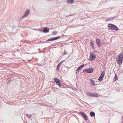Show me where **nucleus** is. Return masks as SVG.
Instances as JSON below:
<instances>
[{
	"mask_svg": "<svg viewBox=\"0 0 123 123\" xmlns=\"http://www.w3.org/2000/svg\"><path fill=\"white\" fill-rule=\"evenodd\" d=\"M83 118L84 119L86 120H88L87 116H82Z\"/></svg>",
	"mask_w": 123,
	"mask_h": 123,
	"instance_id": "nucleus-17",
	"label": "nucleus"
},
{
	"mask_svg": "<svg viewBox=\"0 0 123 123\" xmlns=\"http://www.w3.org/2000/svg\"><path fill=\"white\" fill-rule=\"evenodd\" d=\"M54 81L56 82V83L57 82H59L60 81L59 80V79L56 78H55L54 79Z\"/></svg>",
	"mask_w": 123,
	"mask_h": 123,
	"instance_id": "nucleus-14",
	"label": "nucleus"
},
{
	"mask_svg": "<svg viewBox=\"0 0 123 123\" xmlns=\"http://www.w3.org/2000/svg\"><path fill=\"white\" fill-rule=\"evenodd\" d=\"M118 59L123 60V52H122L119 54L118 56Z\"/></svg>",
	"mask_w": 123,
	"mask_h": 123,
	"instance_id": "nucleus-9",
	"label": "nucleus"
},
{
	"mask_svg": "<svg viewBox=\"0 0 123 123\" xmlns=\"http://www.w3.org/2000/svg\"><path fill=\"white\" fill-rule=\"evenodd\" d=\"M74 2V0H67V2L68 4H73Z\"/></svg>",
	"mask_w": 123,
	"mask_h": 123,
	"instance_id": "nucleus-12",
	"label": "nucleus"
},
{
	"mask_svg": "<svg viewBox=\"0 0 123 123\" xmlns=\"http://www.w3.org/2000/svg\"><path fill=\"white\" fill-rule=\"evenodd\" d=\"M95 94L96 95V97H98L99 96H100V94L96 93H95Z\"/></svg>",
	"mask_w": 123,
	"mask_h": 123,
	"instance_id": "nucleus-22",
	"label": "nucleus"
},
{
	"mask_svg": "<svg viewBox=\"0 0 123 123\" xmlns=\"http://www.w3.org/2000/svg\"><path fill=\"white\" fill-rule=\"evenodd\" d=\"M108 27L112 30L116 31L118 30V28L116 25L111 24H109L108 25Z\"/></svg>",
	"mask_w": 123,
	"mask_h": 123,
	"instance_id": "nucleus-1",
	"label": "nucleus"
},
{
	"mask_svg": "<svg viewBox=\"0 0 123 123\" xmlns=\"http://www.w3.org/2000/svg\"><path fill=\"white\" fill-rule=\"evenodd\" d=\"M61 86H59L60 87H62L63 86V85L61 83Z\"/></svg>",
	"mask_w": 123,
	"mask_h": 123,
	"instance_id": "nucleus-31",
	"label": "nucleus"
},
{
	"mask_svg": "<svg viewBox=\"0 0 123 123\" xmlns=\"http://www.w3.org/2000/svg\"><path fill=\"white\" fill-rule=\"evenodd\" d=\"M26 115H28V116L31 115H29V114H26Z\"/></svg>",
	"mask_w": 123,
	"mask_h": 123,
	"instance_id": "nucleus-34",
	"label": "nucleus"
},
{
	"mask_svg": "<svg viewBox=\"0 0 123 123\" xmlns=\"http://www.w3.org/2000/svg\"><path fill=\"white\" fill-rule=\"evenodd\" d=\"M92 117H93L94 116H91Z\"/></svg>",
	"mask_w": 123,
	"mask_h": 123,
	"instance_id": "nucleus-41",
	"label": "nucleus"
},
{
	"mask_svg": "<svg viewBox=\"0 0 123 123\" xmlns=\"http://www.w3.org/2000/svg\"><path fill=\"white\" fill-rule=\"evenodd\" d=\"M27 117L29 118L32 120V116H27Z\"/></svg>",
	"mask_w": 123,
	"mask_h": 123,
	"instance_id": "nucleus-23",
	"label": "nucleus"
},
{
	"mask_svg": "<svg viewBox=\"0 0 123 123\" xmlns=\"http://www.w3.org/2000/svg\"><path fill=\"white\" fill-rule=\"evenodd\" d=\"M49 28L47 27H45L43 29L42 31L43 33H47L49 31Z\"/></svg>",
	"mask_w": 123,
	"mask_h": 123,
	"instance_id": "nucleus-8",
	"label": "nucleus"
},
{
	"mask_svg": "<svg viewBox=\"0 0 123 123\" xmlns=\"http://www.w3.org/2000/svg\"><path fill=\"white\" fill-rule=\"evenodd\" d=\"M90 80L91 81V82L90 83V85L92 86H94L95 83L94 82V80L93 79H91Z\"/></svg>",
	"mask_w": 123,
	"mask_h": 123,
	"instance_id": "nucleus-10",
	"label": "nucleus"
},
{
	"mask_svg": "<svg viewBox=\"0 0 123 123\" xmlns=\"http://www.w3.org/2000/svg\"><path fill=\"white\" fill-rule=\"evenodd\" d=\"M60 65L59 64L57 66V68H56V69L57 70H59V67H60Z\"/></svg>",
	"mask_w": 123,
	"mask_h": 123,
	"instance_id": "nucleus-20",
	"label": "nucleus"
},
{
	"mask_svg": "<svg viewBox=\"0 0 123 123\" xmlns=\"http://www.w3.org/2000/svg\"><path fill=\"white\" fill-rule=\"evenodd\" d=\"M60 37V36H58L56 37H55L52 38H50L47 40V41H53L59 39Z\"/></svg>",
	"mask_w": 123,
	"mask_h": 123,
	"instance_id": "nucleus-6",
	"label": "nucleus"
},
{
	"mask_svg": "<svg viewBox=\"0 0 123 123\" xmlns=\"http://www.w3.org/2000/svg\"><path fill=\"white\" fill-rule=\"evenodd\" d=\"M123 60L118 59L117 62V63L119 65H121L122 62Z\"/></svg>",
	"mask_w": 123,
	"mask_h": 123,
	"instance_id": "nucleus-11",
	"label": "nucleus"
},
{
	"mask_svg": "<svg viewBox=\"0 0 123 123\" xmlns=\"http://www.w3.org/2000/svg\"><path fill=\"white\" fill-rule=\"evenodd\" d=\"M110 18H111V20H114V17H111Z\"/></svg>",
	"mask_w": 123,
	"mask_h": 123,
	"instance_id": "nucleus-29",
	"label": "nucleus"
},
{
	"mask_svg": "<svg viewBox=\"0 0 123 123\" xmlns=\"http://www.w3.org/2000/svg\"><path fill=\"white\" fill-rule=\"evenodd\" d=\"M105 73V72L104 71H103L101 74L100 76L98 79V80L99 81H101L104 78Z\"/></svg>",
	"mask_w": 123,
	"mask_h": 123,
	"instance_id": "nucleus-4",
	"label": "nucleus"
},
{
	"mask_svg": "<svg viewBox=\"0 0 123 123\" xmlns=\"http://www.w3.org/2000/svg\"><path fill=\"white\" fill-rule=\"evenodd\" d=\"M40 31H42L41 30H40Z\"/></svg>",
	"mask_w": 123,
	"mask_h": 123,
	"instance_id": "nucleus-40",
	"label": "nucleus"
},
{
	"mask_svg": "<svg viewBox=\"0 0 123 123\" xmlns=\"http://www.w3.org/2000/svg\"><path fill=\"white\" fill-rule=\"evenodd\" d=\"M96 57V55L93 53H90V56L89 57V60L90 61H92L94 60Z\"/></svg>",
	"mask_w": 123,
	"mask_h": 123,
	"instance_id": "nucleus-2",
	"label": "nucleus"
},
{
	"mask_svg": "<svg viewBox=\"0 0 123 123\" xmlns=\"http://www.w3.org/2000/svg\"><path fill=\"white\" fill-rule=\"evenodd\" d=\"M46 51H43L42 52H45Z\"/></svg>",
	"mask_w": 123,
	"mask_h": 123,
	"instance_id": "nucleus-37",
	"label": "nucleus"
},
{
	"mask_svg": "<svg viewBox=\"0 0 123 123\" xmlns=\"http://www.w3.org/2000/svg\"><path fill=\"white\" fill-rule=\"evenodd\" d=\"M107 21H110L111 20V19L110 18H108L107 19H106Z\"/></svg>",
	"mask_w": 123,
	"mask_h": 123,
	"instance_id": "nucleus-30",
	"label": "nucleus"
},
{
	"mask_svg": "<svg viewBox=\"0 0 123 123\" xmlns=\"http://www.w3.org/2000/svg\"><path fill=\"white\" fill-rule=\"evenodd\" d=\"M92 46V48H93L94 49H95V48H94V45L93 46Z\"/></svg>",
	"mask_w": 123,
	"mask_h": 123,
	"instance_id": "nucleus-33",
	"label": "nucleus"
},
{
	"mask_svg": "<svg viewBox=\"0 0 123 123\" xmlns=\"http://www.w3.org/2000/svg\"><path fill=\"white\" fill-rule=\"evenodd\" d=\"M57 33V31H54L52 32V34L53 35H55Z\"/></svg>",
	"mask_w": 123,
	"mask_h": 123,
	"instance_id": "nucleus-24",
	"label": "nucleus"
},
{
	"mask_svg": "<svg viewBox=\"0 0 123 123\" xmlns=\"http://www.w3.org/2000/svg\"><path fill=\"white\" fill-rule=\"evenodd\" d=\"M122 122L123 123V121H122Z\"/></svg>",
	"mask_w": 123,
	"mask_h": 123,
	"instance_id": "nucleus-43",
	"label": "nucleus"
},
{
	"mask_svg": "<svg viewBox=\"0 0 123 123\" xmlns=\"http://www.w3.org/2000/svg\"><path fill=\"white\" fill-rule=\"evenodd\" d=\"M30 11L29 9H27L24 15L22 17V18H25L30 13Z\"/></svg>",
	"mask_w": 123,
	"mask_h": 123,
	"instance_id": "nucleus-5",
	"label": "nucleus"
},
{
	"mask_svg": "<svg viewBox=\"0 0 123 123\" xmlns=\"http://www.w3.org/2000/svg\"><path fill=\"white\" fill-rule=\"evenodd\" d=\"M87 95L88 96H91L92 94L91 93V92H87L86 93Z\"/></svg>",
	"mask_w": 123,
	"mask_h": 123,
	"instance_id": "nucleus-19",
	"label": "nucleus"
},
{
	"mask_svg": "<svg viewBox=\"0 0 123 123\" xmlns=\"http://www.w3.org/2000/svg\"><path fill=\"white\" fill-rule=\"evenodd\" d=\"M122 118L123 119V117H122Z\"/></svg>",
	"mask_w": 123,
	"mask_h": 123,
	"instance_id": "nucleus-38",
	"label": "nucleus"
},
{
	"mask_svg": "<svg viewBox=\"0 0 123 123\" xmlns=\"http://www.w3.org/2000/svg\"><path fill=\"white\" fill-rule=\"evenodd\" d=\"M40 50V49H38V50Z\"/></svg>",
	"mask_w": 123,
	"mask_h": 123,
	"instance_id": "nucleus-39",
	"label": "nucleus"
},
{
	"mask_svg": "<svg viewBox=\"0 0 123 123\" xmlns=\"http://www.w3.org/2000/svg\"><path fill=\"white\" fill-rule=\"evenodd\" d=\"M44 49V50H45V49Z\"/></svg>",
	"mask_w": 123,
	"mask_h": 123,
	"instance_id": "nucleus-42",
	"label": "nucleus"
},
{
	"mask_svg": "<svg viewBox=\"0 0 123 123\" xmlns=\"http://www.w3.org/2000/svg\"><path fill=\"white\" fill-rule=\"evenodd\" d=\"M56 84L58 86H61V82L60 81H59L58 82H57L56 83Z\"/></svg>",
	"mask_w": 123,
	"mask_h": 123,
	"instance_id": "nucleus-21",
	"label": "nucleus"
},
{
	"mask_svg": "<svg viewBox=\"0 0 123 123\" xmlns=\"http://www.w3.org/2000/svg\"><path fill=\"white\" fill-rule=\"evenodd\" d=\"M78 70V69L76 70V73H77V72H78L80 71Z\"/></svg>",
	"mask_w": 123,
	"mask_h": 123,
	"instance_id": "nucleus-32",
	"label": "nucleus"
},
{
	"mask_svg": "<svg viewBox=\"0 0 123 123\" xmlns=\"http://www.w3.org/2000/svg\"><path fill=\"white\" fill-rule=\"evenodd\" d=\"M96 43L97 46L99 47H100V46H101V44L100 42V40L98 38H97L96 40Z\"/></svg>",
	"mask_w": 123,
	"mask_h": 123,
	"instance_id": "nucleus-7",
	"label": "nucleus"
},
{
	"mask_svg": "<svg viewBox=\"0 0 123 123\" xmlns=\"http://www.w3.org/2000/svg\"><path fill=\"white\" fill-rule=\"evenodd\" d=\"M115 77L116 78L115 79H117V77L115 76Z\"/></svg>",
	"mask_w": 123,
	"mask_h": 123,
	"instance_id": "nucleus-35",
	"label": "nucleus"
},
{
	"mask_svg": "<svg viewBox=\"0 0 123 123\" xmlns=\"http://www.w3.org/2000/svg\"><path fill=\"white\" fill-rule=\"evenodd\" d=\"M65 51V50H64V53H63V55H62L63 56H64V55H65V54H67V53H68V52H66Z\"/></svg>",
	"mask_w": 123,
	"mask_h": 123,
	"instance_id": "nucleus-25",
	"label": "nucleus"
},
{
	"mask_svg": "<svg viewBox=\"0 0 123 123\" xmlns=\"http://www.w3.org/2000/svg\"><path fill=\"white\" fill-rule=\"evenodd\" d=\"M41 51H39V53H41Z\"/></svg>",
	"mask_w": 123,
	"mask_h": 123,
	"instance_id": "nucleus-36",
	"label": "nucleus"
},
{
	"mask_svg": "<svg viewBox=\"0 0 123 123\" xmlns=\"http://www.w3.org/2000/svg\"><path fill=\"white\" fill-rule=\"evenodd\" d=\"M79 115H87L85 113L82 112H80L79 113Z\"/></svg>",
	"mask_w": 123,
	"mask_h": 123,
	"instance_id": "nucleus-15",
	"label": "nucleus"
},
{
	"mask_svg": "<svg viewBox=\"0 0 123 123\" xmlns=\"http://www.w3.org/2000/svg\"><path fill=\"white\" fill-rule=\"evenodd\" d=\"M65 61V60H63L61 61L59 64H60L61 65V64H62L63 62Z\"/></svg>",
	"mask_w": 123,
	"mask_h": 123,
	"instance_id": "nucleus-28",
	"label": "nucleus"
},
{
	"mask_svg": "<svg viewBox=\"0 0 123 123\" xmlns=\"http://www.w3.org/2000/svg\"><path fill=\"white\" fill-rule=\"evenodd\" d=\"M94 70L93 68H90L88 69V68L85 69L83 70V72H86L87 73H90L92 72Z\"/></svg>",
	"mask_w": 123,
	"mask_h": 123,
	"instance_id": "nucleus-3",
	"label": "nucleus"
},
{
	"mask_svg": "<svg viewBox=\"0 0 123 123\" xmlns=\"http://www.w3.org/2000/svg\"><path fill=\"white\" fill-rule=\"evenodd\" d=\"M91 42H90V45L91 46H93L94 45H93V43H94V41H93V40H91Z\"/></svg>",
	"mask_w": 123,
	"mask_h": 123,
	"instance_id": "nucleus-16",
	"label": "nucleus"
},
{
	"mask_svg": "<svg viewBox=\"0 0 123 123\" xmlns=\"http://www.w3.org/2000/svg\"><path fill=\"white\" fill-rule=\"evenodd\" d=\"M84 66V65H82L78 67L77 68L78 70L79 71L82 69Z\"/></svg>",
	"mask_w": 123,
	"mask_h": 123,
	"instance_id": "nucleus-13",
	"label": "nucleus"
},
{
	"mask_svg": "<svg viewBox=\"0 0 123 123\" xmlns=\"http://www.w3.org/2000/svg\"><path fill=\"white\" fill-rule=\"evenodd\" d=\"M95 113L93 111H91L90 113V115H95Z\"/></svg>",
	"mask_w": 123,
	"mask_h": 123,
	"instance_id": "nucleus-18",
	"label": "nucleus"
},
{
	"mask_svg": "<svg viewBox=\"0 0 123 123\" xmlns=\"http://www.w3.org/2000/svg\"><path fill=\"white\" fill-rule=\"evenodd\" d=\"M96 95L95 94V93H94L93 94H92L91 96V97H96Z\"/></svg>",
	"mask_w": 123,
	"mask_h": 123,
	"instance_id": "nucleus-26",
	"label": "nucleus"
},
{
	"mask_svg": "<svg viewBox=\"0 0 123 123\" xmlns=\"http://www.w3.org/2000/svg\"><path fill=\"white\" fill-rule=\"evenodd\" d=\"M74 15V14H70L69 15L67 16V17H69V16H72Z\"/></svg>",
	"mask_w": 123,
	"mask_h": 123,
	"instance_id": "nucleus-27",
	"label": "nucleus"
}]
</instances>
